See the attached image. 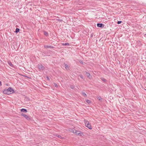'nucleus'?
Segmentation results:
<instances>
[{
    "instance_id": "f257e3e1",
    "label": "nucleus",
    "mask_w": 146,
    "mask_h": 146,
    "mask_svg": "<svg viewBox=\"0 0 146 146\" xmlns=\"http://www.w3.org/2000/svg\"><path fill=\"white\" fill-rule=\"evenodd\" d=\"M14 91L13 90L11 87L8 89H5L3 91V93L5 94H10L13 93Z\"/></svg>"
},
{
    "instance_id": "f03ea898",
    "label": "nucleus",
    "mask_w": 146,
    "mask_h": 146,
    "mask_svg": "<svg viewBox=\"0 0 146 146\" xmlns=\"http://www.w3.org/2000/svg\"><path fill=\"white\" fill-rule=\"evenodd\" d=\"M70 131L74 133H75L77 135H80L82 136V135H83V133H82L81 132L78 131H76L75 129L73 130L72 129L71 130V131Z\"/></svg>"
},
{
    "instance_id": "7ed1b4c3",
    "label": "nucleus",
    "mask_w": 146,
    "mask_h": 146,
    "mask_svg": "<svg viewBox=\"0 0 146 146\" xmlns=\"http://www.w3.org/2000/svg\"><path fill=\"white\" fill-rule=\"evenodd\" d=\"M85 126L88 127L89 129H91L92 127L90 125V124L89 123V122L87 121H85Z\"/></svg>"
},
{
    "instance_id": "20e7f679",
    "label": "nucleus",
    "mask_w": 146,
    "mask_h": 146,
    "mask_svg": "<svg viewBox=\"0 0 146 146\" xmlns=\"http://www.w3.org/2000/svg\"><path fill=\"white\" fill-rule=\"evenodd\" d=\"M38 68L39 69V70H43L44 69V67L41 64H39L38 65Z\"/></svg>"
},
{
    "instance_id": "39448f33",
    "label": "nucleus",
    "mask_w": 146,
    "mask_h": 146,
    "mask_svg": "<svg viewBox=\"0 0 146 146\" xmlns=\"http://www.w3.org/2000/svg\"><path fill=\"white\" fill-rule=\"evenodd\" d=\"M21 115L23 116H24L26 119L27 120H29L30 119L28 115L24 113H22L21 114Z\"/></svg>"
},
{
    "instance_id": "423d86ee",
    "label": "nucleus",
    "mask_w": 146,
    "mask_h": 146,
    "mask_svg": "<svg viewBox=\"0 0 146 146\" xmlns=\"http://www.w3.org/2000/svg\"><path fill=\"white\" fill-rule=\"evenodd\" d=\"M44 47L45 48H53V46H47V45H44Z\"/></svg>"
},
{
    "instance_id": "0eeeda50",
    "label": "nucleus",
    "mask_w": 146,
    "mask_h": 146,
    "mask_svg": "<svg viewBox=\"0 0 146 146\" xmlns=\"http://www.w3.org/2000/svg\"><path fill=\"white\" fill-rule=\"evenodd\" d=\"M21 111L24 113H26L27 112V110L24 108L22 109L21 110Z\"/></svg>"
},
{
    "instance_id": "6e6552de",
    "label": "nucleus",
    "mask_w": 146,
    "mask_h": 146,
    "mask_svg": "<svg viewBox=\"0 0 146 146\" xmlns=\"http://www.w3.org/2000/svg\"><path fill=\"white\" fill-rule=\"evenodd\" d=\"M103 25H104L102 23H98L97 24V26L99 27H102Z\"/></svg>"
},
{
    "instance_id": "1a4fd4ad",
    "label": "nucleus",
    "mask_w": 146,
    "mask_h": 146,
    "mask_svg": "<svg viewBox=\"0 0 146 146\" xmlns=\"http://www.w3.org/2000/svg\"><path fill=\"white\" fill-rule=\"evenodd\" d=\"M65 67L66 69L67 70H69V67L68 66L67 64H65Z\"/></svg>"
},
{
    "instance_id": "9d476101",
    "label": "nucleus",
    "mask_w": 146,
    "mask_h": 146,
    "mask_svg": "<svg viewBox=\"0 0 146 146\" xmlns=\"http://www.w3.org/2000/svg\"><path fill=\"white\" fill-rule=\"evenodd\" d=\"M9 64L12 67H13L14 65L11 62H8Z\"/></svg>"
},
{
    "instance_id": "9b49d317",
    "label": "nucleus",
    "mask_w": 146,
    "mask_h": 146,
    "mask_svg": "<svg viewBox=\"0 0 146 146\" xmlns=\"http://www.w3.org/2000/svg\"><path fill=\"white\" fill-rule=\"evenodd\" d=\"M86 75L89 78H90V77H89L90 75V74L89 73H88L87 72H86Z\"/></svg>"
},
{
    "instance_id": "f8f14e48",
    "label": "nucleus",
    "mask_w": 146,
    "mask_h": 146,
    "mask_svg": "<svg viewBox=\"0 0 146 146\" xmlns=\"http://www.w3.org/2000/svg\"><path fill=\"white\" fill-rule=\"evenodd\" d=\"M82 95L85 97H86L87 96V95L84 92H82Z\"/></svg>"
},
{
    "instance_id": "ddd939ff",
    "label": "nucleus",
    "mask_w": 146,
    "mask_h": 146,
    "mask_svg": "<svg viewBox=\"0 0 146 146\" xmlns=\"http://www.w3.org/2000/svg\"><path fill=\"white\" fill-rule=\"evenodd\" d=\"M19 29L18 28H16L15 30V32L17 33L19 32Z\"/></svg>"
},
{
    "instance_id": "4468645a",
    "label": "nucleus",
    "mask_w": 146,
    "mask_h": 146,
    "mask_svg": "<svg viewBox=\"0 0 146 146\" xmlns=\"http://www.w3.org/2000/svg\"><path fill=\"white\" fill-rule=\"evenodd\" d=\"M44 34L46 36H47L48 35V33L46 31L44 32Z\"/></svg>"
},
{
    "instance_id": "2eb2a0df",
    "label": "nucleus",
    "mask_w": 146,
    "mask_h": 146,
    "mask_svg": "<svg viewBox=\"0 0 146 146\" xmlns=\"http://www.w3.org/2000/svg\"><path fill=\"white\" fill-rule=\"evenodd\" d=\"M53 86H55L56 87H58V86L57 85V84L56 83H53Z\"/></svg>"
},
{
    "instance_id": "dca6fc26",
    "label": "nucleus",
    "mask_w": 146,
    "mask_h": 146,
    "mask_svg": "<svg viewBox=\"0 0 146 146\" xmlns=\"http://www.w3.org/2000/svg\"><path fill=\"white\" fill-rule=\"evenodd\" d=\"M101 79L102 81H104V82H106V80L103 78H101Z\"/></svg>"
},
{
    "instance_id": "f3484780",
    "label": "nucleus",
    "mask_w": 146,
    "mask_h": 146,
    "mask_svg": "<svg viewBox=\"0 0 146 146\" xmlns=\"http://www.w3.org/2000/svg\"><path fill=\"white\" fill-rule=\"evenodd\" d=\"M86 102H87V103H88V104H89V103H90V100H86Z\"/></svg>"
},
{
    "instance_id": "a211bd4d",
    "label": "nucleus",
    "mask_w": 146,
    "mask_h": 146,
    "mask_svg": "<svg viewBox=\"0 0 146 146\" xmlns=\"http://www.w3.org/2000/svg\"><path fill=\"white\" fill-rule=\"evenodd\" d=\"M97 98L99 100H100L102 99V98L100 97H97Z\"/></svg>"
},
{
    "instance_id": "6ab92c4d",
    "label": "nucleus",
    "mask_w": 146,
    "mask_h": 146,
    "mask_svg": "<svg viewBox=\"0 0 146 146\" xmlns=\"http://www.w3.org/2000/svg\"><path fill=\"white\" fill-rule=\"evenodd\" d=\"M70 88L72 89H74V87L73 86H70Z\"/></svg>"
},
{
    "instance_id": "aec40b11",
    "label": "nucleus",
    "mask_w": 146,
    "mask_h": 146,
    "mask_svg": "<svg viewBox=\"0 0 146 146\" xmlns=\"http://www.w3.org/2000/svg\"><path fill=\"white\" fill-rule=\"evenodd\" d=\"M122 23V21H118L117 22V23L118 24H119L120 23Z\"/></svg>"
},
{
    "instance_id": "412c9836",
    "label": "nucleus",
    "mask_w": 146,
    "mask_h": 146,
    "mask_svg": "<svg viewBox=\"0 0 146 146\" xmlns=\"http://www.w3.org/2000/svg\"><path fill=\"white\" fill-rule=\"evenodd\" d=\"M79 76H80V77L82 79H83V76H82V75H79Z\"/></svg>"
},
{
    "instance_id": "4be33fe9",
    "label": "nucleus",
    "mask_w": 146,
    "mask_h": 146,
    "mask_svg": "<svg viewBox=\"0 0 146 146\" xmlns=\"http://www.w3.org/2000/svg\"><path fill=\"white\" fill-rule=\"evenodd\" d=\"M68 45H69V44L68 43H66L65 44H64V46Z\"/></svg>"
},
{
    "instance_id": "5701e85b",
    "label": "nucleus",
    "mask_w": 146,
    "mask_h": 146,
    "mask_svg": "<svg viewBox=\"0 0 146 146\" xmlns=\"http://www.w3.org/2000/svg\"><path fill=\"white\" fill-rule=\"evenodd\" d=\"M46 78H47V80H49V78H48V77L47 76V77H46Z\"/></svg>"
},
{
    "instance_id": "b1692460",
    "label": "nucleus",
    "mask_w": 146,
    "mask_h": 146,
    "mask_svg": "<svg viewBox=\"0 0 146 146\" xmlns=\"http://www.w3.org/2000/svg\"><path fill=\"white\" fill-rule=\"evenodd\" d=\"M2 85L1 82L0 81V86H1Z\"/></svg>"
},
{
    "instance_id": "393cba45",
    "label": "nucleus",
    "mask_w": 146,
    "mask_h": 146,
    "mask_svg": "<svg viewBox=\"0 0 146 146\" xmlns=\"http://www.w3.org/2000/svg\"><path fill=\"white\" fill-rule=\"evenodd\" d=\"M62 44L63 45H64V43H62Z\"/></svg>"
},
{
    "instance_id": "a878e982",
    "label": "nucleus",
    "mask_w": 146,
    "mask_h": 146,
    "mask_svg": "<svg viewBox=\"0 0 146 146\" xmlns=\"http://www.w3.org/2000/svg\"><path fill=\"white\" fill-rule=\"evenodd\" d=\"M60 137V136H58V137Z\"/></svg>"
},
{
    "instance_id": "bb28decb",
    "label": "nucleus",
    "mask_w": 146,
    "mask_h": 146,
    "mask_svg": "<svg viewBox=\"0 0 146 146\" xmlns=\"http://www.w3.org/2000/svg\"><path fill=\"white\" fill-rule=\"evenodd\" d=\"M145 35H146V34H145Z\"/></svg>"
}]
</instances>
